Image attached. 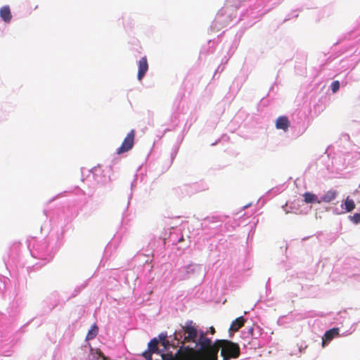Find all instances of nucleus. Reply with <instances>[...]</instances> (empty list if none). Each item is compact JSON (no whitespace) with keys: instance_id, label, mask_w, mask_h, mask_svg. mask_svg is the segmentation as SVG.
Listing matches in <instances>:
<instances>
[{"instance_id":"3","label":"nucleus","mask_w":360,"mask_h":360,"mask_svg":"<svg viewBox=\"0 0 360 360\" xmlns=\"http://www.w3.org/2000/svg\"><path fill=\"white\" fill-rule=\"evenodd\" d=\"M135 130L131 129L124 139L121 146L117 149V154L120 155L129 151L134 146Z\"/></svg>"},{"instance_id":"6","label":"nucleus","mask_w":360,"mask_h":360,"mask_svg":"<svg viewBox=\"0 0 360 360\" xmlns=\"http://www.w3.org/2000/svg\"><path fill=\"white\" fill-rule=\"evenodd\" d=\"M339 330L338 328H333L327 330L323 337V347H324L328 342H330L334 338L338 337L339 335Z\"/></svg>"},{"instance_id":"1","label":"nucleus","mask_w":360,"mask_h":360,"mask_svg":"<svg viewBox=\"0 0 360 360\" xmlns=\"http://www.w3.org/2000/svg\"><path fill=\"white\" fill-rule=\"evenodd\" d=\"M198 345L200 347L196 350L188 347L186 348L191 349V360H218L217 340L212 344L206 333L202 332Z\"/></svg>"},{"instance_id":"9","label":"nucleus","mask_w":360,"mask_h":360,"mask_svg":"<svg viewBox=\"0 0 360 360\" xmlns=\"http://www.w3.org/2000/svg\"><path fill=\"white\" fill-rule=\"evenodd\" d=\"M0 17L6 23L11 22L12 19V15L8 6H4L0 9Z\"/></svg>"},{"instance_id":"20","label":"nucleus","mask_w":360,"mask_h":360,"mask_svg":"<svg viewBox=\"0 0 360 360\" xmlns=\"http://www.w3.org/2000/svg\"><path fill=\"white\" fill-rule=\"evenodd\" d=\"M184 240V237H183V236H181V237L179 239L178 242H179V243H181V242H183Z\"/></svg>"},{"instance_id":"12","label":"nucleus","mask_w":360,"mask_h":360,"mask_svg":"<svg viewBox=\"0 0 360 360\" xmlns=\"http://www.w3.org/2000/svg\"><path fill=\"white\" fill-rule=\"evenodd\" d=\"M337 196V191L334 190H330L327 191L323 196H321L320 201L323 202H330L335 199Z\"/></svg>"},{"instance_id":"14","label":"nucleus","mask_w":360,"mask_h":360,"mask_svg":"<svg viewBox=\"0 0 360 360\" xmlns=\"http://www.w3.org/2000/svg\"><path fill=\"white\" fill-rule=\"evenodd\" d=\"M158 340L156 338L152 339L148 345V350L150 351L153 353H157L158 352Z\"/></svg>"},{"instance_id":"11","label":"nucleus","mask_w":360,"mask_h":360,"mask_svg":"<svg viewBox=\"0 0 360 360\" xmlns=\"http://www.w3.org/2000/svg\"><path fill=\"white\" fill-rule=\"evenodd\" d=\"M304 197V201L306 203H318L320 204L321 201L320 199L317 197L316 195L310 193V192H306L303 194Z\"/></svg>"},{"instance_id":"21","label":"nucleus","mask_w":360,"mask_h":360,"mask_svg":"<svg viewBox=\"0 0 360 360\" xmlns=\"http://www.w3.org/2000/svg\"><path fill=\"white\" fill-rule=\"evenodd\" d=\"M160 338L162 340H165V336H163L162 338L161 336H160Z\"/></svg>"},{"instance_id":"4","label":"nucleus","mask_w":360,"mask_h":360,"mask_svg":"<svg viewBox=\"0 0 360 360\" xmlns=\"http://www.w3.org/2000/svg\"><path fill=\"white\" fill-rule=\"evenodd\" d=\"M191 349H179L175 356L172 353L162 355V360H191Z\"/></svg>"},{"instance_id":"7","label":"nucleus","mask_w":360,"mask_h":360,"mask_svg":"<svg viewBox=\"0 0 360 360\" xmlns=\"http://www.w3.org/2000/svg\"><path fill=\"white\" fill-rule=\"evenodd\" d=\"M290 124V122L286 116H280L276 120V127L285 131H288Z\"/></svg>"},{"instance_id":"19","label":"nucleus","mask_w":360,"mask_h":360,"mask_svg":"<svg viewBox=\"0 0 360 360\" xmlns=\"http://www.w3.org/2000/svg\"><path fill=\"white\" fill-rule=\"evenodd\" d=\"M210 333L214 334V333H215V329H214V327H212H212H210Z\"/></svg>"},{"instance_id":"13","label":"nucleus","mask_w":360,"mask_h":360,"mask_svg":"<svg viewBox=\"0 0 360 360\" xmlns=\"http://www.w3.org/2000/svg\"><path fill=\"white\" fill-rule=\"evenodd\" d=\"M98 326L94 324L91 326L90 330L88 331V333L86 335V340H92L98 335Z\"/></svg>"},{"instance_id":"10","label":"nucleus","mask_w":360,"mask_h":360,"mask_svg":"<svg viewBox=\"0 0 360 360\" xmlns=\"http://www.w3.org/2000/svg\"><path fill=\"white\" fill-rule=\"evenodd\" d=\"M245 321L246 320L243 316L237 318L231 323L229 330L233 332L238 331L240 328H242L244 326Z\"/></svg>"},{"instance_id":"2","label":"nucleus","mask_w":360,"mask_h":360,"mask_svg":"<svg viewBox=\"0 0 360 360\" xmlns=\"http://www.w3.org/2000/svg\"><path fill=\"white\" fill-rule=\"evenodd\" d=\"M217 353L221 348L223 360L236 359L240 356V349L238 343L228 340H217Z\"/></svg>"},{"instance_id":"16","label":"nucleus","mask_w":360,"mask_h":360,"mask_svg":"<svg viewBox=\"0 0 360 360\" xmlns=\"http://www.w3.org/2000/svg\"><path fill=\"white\" fill-rule=\"evenodd\" d=\"M340 88V82L336 80L333 81L331 84V90L333 93L337 92L339 90Z\"/></svg>"},{"instance_id":"18","label":"nucleus","mask_w":360,"mask_h":360,"mask_svg":"<svg viewBox=\"0 0 360 360\" xmlns=\"http://www.w3.org/2000/svg\"><path fill=\"white\" fill-rule=\"evenodd\" d=\"M152 354L153 352H151L150 351H149L148 349L146 352H144L143 353V356L146 359V360H152Z\"/></svg>"},{"instance_id":"17","label":"nucleus","mask_w":360,"mask_h":360,"mask_svg":"<svg viewBox=\"0 0 360 360\" xmlns=\"http://www.w3.org/2000/svg\"><path fill=\"white\" fill-rule=\"evenodd\" d=\"M351 220L354 224H359L360 223V213H356L352 217H350Z\"/></svg>"},{"instance_id":"15","label":"nucleus","mask_w":360,"mask_h":360,"mask_svg":"<svg viewBox=\"0 0 360 360\" xmlns=\"http://www.w3.org/2000/svg\"><path fill=\"white\" fill-rule=\"evenodd\" d=\"M345 210L347 212H352L355 208V203L352 199L347 197L345 200Z\"/></svg>"},{"instance_id":"8","label":"nucleus","mask_w":360,"mask_h":360,"mask_svg":"<svg viewBox=\"0 0 360 360\" xmlns=\"http://www.w3.org/2000/svg\"><path fill=\"white\" fill-rule=\"evenodd\" d=\"M184 331L186 333H187V336L185 337L184 340L186 342H195L198 335V331L196 328H195L193 326H186L184 328Z\"/></svg>"},{"instance_id":"5","label":"nucleus","mask_w":360,"mask_h":360,"mask_svg":"<svg viewBox=\"0 0 360 360\" xmlns=\"http://www.w3.org/2000/svg\"><path fill=\"white\" fill-rule=\"evenodd\" d=\"M139 69L137 78L139 81H141L143 77L145 76L146 72L148 70V60L146 56L142 57L139 61Z\"/></svg>"}]
</instances>
